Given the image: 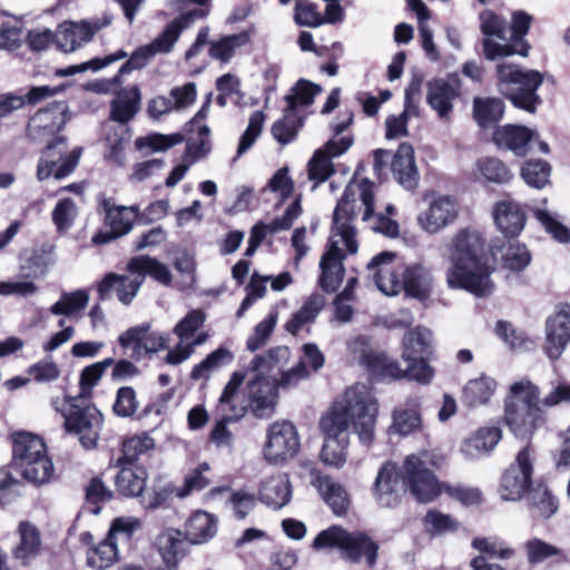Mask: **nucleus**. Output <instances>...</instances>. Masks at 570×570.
<instances>
[{"mask_svg": "<svg viewBox=\"0 0 570 570\" xmlns=\"http://www.w3.org/2000/svg\"><path fill=\"white\" fill-rule=\"evenodd\" d=\"M82 148L68 151L66 137H57L47 145L37 168V178L45 180L53 177L61 180L68 177L78 166Z\"/></svg>", "mask_w": 570, "mask_h": 570, "instance_id": "1a4fd4ad", "label": "nucleus"}, {"mask_svg": "<svg viewBox=\"0 0 570 570\" xmlns=\"http://www.w3.org/2000/svg\"><path fill=\"white\" fill-rule=\"evenodd\" d=\"M292 352L287 346H275L263 354L256 355L243 371L255 375L266 376L274 371H282L289 362Z\"/></svg>", "mask_w": 570, "mask_h": 570, "instance_id": "e433bc0d", "label": "nucleus"}, {"mask_svg": "<svg viewBox=\"0 0 570 570\" xmlns=\"http://www.w3.org/2000/svg\"><path fill=\"white\" fill-rule=\"evenodd\" d=\"M303 127V118L289 108H285L282 119L276 120L272 126L273 137L282 145L294 140L298 130Z\"/></svg>", "mask_w": 570, "mask_h": 570, "instance_id": "5fc2aeb1", "label": "nucleus"}, {"mask_svg": "<svg viewBox=\"0 0 570 570\" xmlns=\"http://www.w3.org/2000/svg\"><path fill=\"white\" fill-rule=\"evenodd\" d=\"M313 548H337L344 560L357 563L364 557L370 567L375 564L379 551L377 543L364 532H348L338 525L321 531L313 541Z\"/></svg>", "mask_w": 570, "mask_h": 570, "instance_id": "0eeeda50", "label": "nucleus"}, {"mask_svg": "<svg viewBox=\"0 0 570 570\" xmlns=\"http://www.w3.org/2000/svg\"><path fill=\"white\" fill-rule=\"evenodd\" d=\"M533 216L553 239L561 244L570 242V229L560 220L558 214L546 208H534Z\"/></svg>", "mask_w": 570, "mask_h": 570, "instance_id": "680f3d73", "label": "nucleus"}, {"mask_svg": "<svg viewBox=\"0 0 570 570\" xmlns=\"http://www.w3.org/2000/svg\"><path fill=\"white\" fill-rule=\"evenodd\" d=\"M501 252V259L503 267L512 272L523 271L531 262V255L527 246L519 243L508 242V247L504 245L499 247L495 243L491 246L492 256L497 257Z\"/></svg>", "mask_w": 570, "mask_h": 570, "instance_id": "de8ad7c7", "label": "nucleus"}, {"mask_svg": "<svg viewBox=\"0 0 570 570\" xmlns=\"http://www.w3.org/2000/svg\"><path fill=\"white\" fill-rule=\"evenodd\" d=\"M476 167L481 176L489 183L504 185L513 178L510 168L497 157L481 158L478 160Z\"/></svg>", "mask_w": 570, "mask_h": 570, "instance_id": "4d7b16f0", "label": "nucleus"}, {"mask_svg": "<svg viewBox=\"0 0 570 570\" xmlns=\"http://www.w3.org/2000/svg\"><path fill=\"white\" fill-rule=\"evenodd\" d=\"M501 436L502 432L498 426L481 428L462 443L461 452L466 459H479L492 451Z\"/></svg>", "mask_w": 570, "mask_h": 570, "instance_id": "473e14b6", "label": "nucleus"}, {"mask_svg": "<svg viewBox=\"0 0 570 570\" xmlns=\"http://www.w3.org/2000/svg\"><path fill=\"white\" fill-rule=\"evenodd\" d=\"M551 166L546 160H528L521 167V177L532 188L542 189L550 183Z\"/></svg>", "mask_w": 570, "mask_h": 570, "instance_id": "0e129e2a", "label": "nucleus"}, {"mask_svg": "<svg viewBox=\"0 0 570 570\" xmlns=\"http://www.w3.org/2000/svg\"><path fill=\"white\" fill-rule=\"evenodd\" d=\"M364 363L371 372L381 377L404 379V370L401 368L399 362L384 355L367 354L364 356Z\"/></svg>", "mask_w": 570, "mask_h": 570, "instance_id": "774afa93", "label": "nucleus"}, {"mask_svg": "<svg viewBox=\"0 0 570 570\" xmlns=\"http://www.w3.org/2000/svg\"><path fill=\"white\" fill-rule=\"evenodd\" d=\"M258 498L273 510H279L292 499V487L285 474H277L264 480L259 487Z\"/></svg>", "mask_w": 570, "mask_h": 570, "instance_id": "cd10ccee", "label": "nucleus"}, {"mask_svg": "<svg viewBox=\"0 0 570 570\" xmlns=\"http://www.w3.org/2000/svg\"><path fill=\"white\" fill-rule=\"evenodd\" d=\"M217 518L206 511H195L185 522V539L191 544H203L217 533Z\"/></svg>", "mask_w": 570, "mask_h": 570, "instance_id": "c85d7f7f", "label": "nucleus"}, {"mask_svg": "<svg viewBox=\"0 0 570 570\" xmlns=\"http://www.w3.org/2000/svg\"><path fill=\"white\" fill-rule=\"evenodd\" d=\"M497 390L494 379L481 375L470 380L463 387L462 403L469 407H476L487 404Z\"/></svg>", "mask_w": 570, "mask_h": 570, "instance_id": "79ce46f5", "label": "nucleus"}, {"mask_svg": "<svg viewBox=\"0 0 570 570\" xmlns=\"http://www.w3.org/2000/svg\"><path fill=\"white\" fill-rule=\"evenodd\" d=\"M234 360V354L225 346H219L209 353L200 363L196 364L191 372L190 379L194 381L209 380L213 372L229 365Z\"/></svg>", "mask_w": 570, "mask_h": 570, "instance_id": "8fccbe9b", "label": "nucleus"}, {"mask_svg": "<svg viewBox=\"0 0 570 570\" xmlns=\"http://www.w3.org/2000/svg\"><path fill=\"white\" fill-rule=\"evenodd\" d=\"M209 10L205 8H197L180 14L170 21L163 32L156 37L149 45L155 55L169 53L175 43L178 41L181 32L188 29L196 20L207 17Z\"/></svg>", "mask_w": 570, "mask_h": 570, "instance_id": "412c9836", "label": "nucleus"}, {"mask_svg": "<svg viewBox=\"0 0 570 570\" xmlns=\"http://www.w3.org/2000/svg\"><path fill=\"white\" fill-rule=\"evenodd\" d=\"M69 120L67 101L59 100L40 108L28 120L26 134L36 142H43L61 131Z\"/></svg>", "mask_w": 570, "mask_h": 570, "instance_id": "9b49d317", "label": "nucleus"}, {"mask_svg": "<svg viewBox=\"0 0 570 570\" xmlns=\"http://www.w3.org/2000/svg\"><path fill=\"white\" fill-rule=\"evenodd\" d=\"M527 493L528 505L533 517L549 519L557 512L558 500L546 484L537 483Z\"/></svg>", "mask_w": 570, "mask_h": 570, "instance_id": "a19ab883", "label": "nucleus"}, {"mask_svg": "<svg viewBox=\"0 0 570 570\" xmlns=\"http://www.w3.org/2000/svg\"><path fill=\"white\" fill-rule=\"evenodd\" d=\"M185 534L177 529H166L156 538L155 546L166 567H176L186 554Z\"/></svg>", "mask_w": 570, "mask_h": 570, "instance_id": "72a5a7b5", "label": "nucleus"}, {"mask_svg": "<svg viewBox=\"0 0 570 570\" xmlns=\"http://www.w3.org/2000/svg\"><path fill=\"white\" fill-rule=\"evenodd\" d=\"M119 468L115 476L116 490L127 498H138L146 489L148 472L142 465H116Z\"/></svg>", "mask_w": 570, "mask_h": 570, "instance_id": "7c9ffc66", "label": "nucleus"}, {"mask_svg": "<svg viewBox=\"0 0 570 570\" xmlns=\"http://www.w3.org/2000/svg\"><path fill=\"white\" fill-rule=\"evenodd\" d=\"M325 305V298L321 294L308 296L301 308L293 313L292 317L285 323L284 328L292 335H297L305 326L315 322L318 314Z\"/></svg>", "mask_w": 570, "mask_h": 570, "instance_id": "ea45409f", "label": "nucleus"}, {"mask_svg": "<svg viewBox=\"0 0 570 570\" xmlns=\"http://www.w3.org/2000/svg\"><path fill=\"white\" fill-rule=\"evenodd\" d=\"M105 213V222L109 230H99L92 237V243L104 245L129 233L132 222L137 217V207L117 206L110 198H104L100 203Z\"/></svg>", "mask_w": 570, "mask_h": 570, "instance_id": "2eb2a0df", "label": "nucleus"}, {"mask_svg": "<svg viewBox=\"0 0 570 570\" xmlns=\"http://www.w3.org/2000/svg\"><path fill=\"white\" fill-rule=\"evenodd\" d=\"M127 271L130 274L141 276L142 282L147 275L165 286H169L173 282V275L168 266L147 255L132 257L127 264Z\"/></svg>", "mask_w": 570, "mask_h": 570, "instance_id": "58836bf2", "label": "nucleus"}, {"mask_svg": "<svg viewBox=\"0 0 570 570\" xmlns=\"http://www.w3.org/2000/svg\"><path fill=\"white\" fill-rule=\"evenodd\" d=\"M154 56H156V55L153 51V49L149 47V45H146V46H142V47H139L138 49H136L130 55L128 60L120 66V68L118 69V72L114 77H111L110 79H108L106 81L108 85V87L106 89H108L110 86L121 85L122 76L129 75L134 70L142 69L144 67L147 66L148 61Z\"/></svg>", "mask_w": 570, "mask_h": 570, "instance_id": "13d9d810", "label": "nucleus"}, {"mask_svg": "<svg viewBox=\"0 0 570 570\" xmlns=\"http://www.w3.org/2000/svg\"><path fill=\"white\" fill-rule=\"evenodd\" d=\"M245 379L246 372H234L218 399L217 413L224 422L238 421L248 410L247 400L239 391Z\"/></svg>", "mask_w": 570, "mask_h": 570, "instance_id": "a211bd4d", "label": "nucleus"}, {"mask_svg": "<svg viewBox=\"0 0 570 570\" xmlns=\"http://www.w3.org/2000/svg\"><path fill=\"white\" fill-rule=\"evenodd\" d=\"M28 466L12 465L14 470L28 482L41 485L48 483L55 472L53 463L47 452L27 460Z\"/></svg>", "mask_w": 570, "mask_h": 570, "instance_id": "a18cd8bd", "label": "nucleus"}, {"mask_svg": "<svg viewBox=\"0 0 570 570\" xmlns=\"http://www.w3.org/2000/svg\"><path fill=\"white\" fill-rule=\"evenodd\" d=\"M533 461L534 449L531 445L528 444L518 452L515 463L501 476L499 493L502 500L518 501L530 490Z\"/></svg>", "mask_w": 570, "mask_h": 570, "instance_id": "9d476101", "label": "nucleus"}, {"mask_svg": "<svg viewBox=\"0 0 570 570\" xmlns=\"http://www.w3.org/2000/svg\"><path fill=\"white\" fill-rule=\"evenodd\" d=\"M395 254L382 252L367 264V269L377 287L386 296H395L403 291V266H394Z\"/></svg>", "mask_w": 570, "mask_h": 570, "instance_id": "dca6fc26", "label": "nucleus"}, {"mask_svg": "<svg viewBox=\"0 0 570 570\" xmlns=\"http://www.w3.org/2000/svg\"><path fill=\"white\" fill-rule=\"evenodd\" d=\"M53 249L55 247L50 244H43L33 249L21 266L23 275L29 278L43 277L55 263Z\"/></svg>", "mask_w": 570, "mask_h": 570, "instance_id": "3c124183", "label": "nucleus"}, {"mask_svg": "<svg viewBox=\"0 0 570 570\" xmlns=\"http://www.w3.org/2000/svg\"><path fill=\"white\" fill-rule=\"evenodd\" d=\"M459 96L460 86L456 80L433 78L426 82V102L442 119L450 116Z\"/></svg>", "mask_w": 570, "mask_h": 570, "instance_id": "4be33fe9", "label": "nucleus"}, {"mask_svg": "<svg viewBox=\"0 0 570 570\" xmlns=\"http://www.w3.org/2000/svg\"><path fill=\"white\" fill-rule=\"evenodd\" d=\"M377 401L365 384H355L345 390L341 400L320 420V429L325 438H348V428L353 426L358 440L370 445L374 440Z\"/></svg>", "mask_w": 570, "mask_h": 570, "instance_id": "7ed1b4c3", "label": "nucleus"}, {"mask_svg": "<svg viewBox=\"0 0 570 570\" xmlns=\"http://www.w3.org/2000/svg\"><path fill=\"white\" fill-rule=\"evenodd\" d=\"M537 132L525 126L505 125L495 128L493 140L499 148L511 150L515 156H525L534 141Z\"/></svg>", "mask_w": 570, "mask_h": 570, "instance_id": "b1692460", "label": "nucleus"}, {"mask_svg": "<svg viewBox=\"0 0 570 570\" xmlns=\"http://www.w3.org/2000/svg\"><path fill=\"white\" fill-rule=\"evenodd\" d=\"M459 214V205L451 196H438L417 216L419 225L428 233L434 234L454 223Z\"/></svg>", "mask_w": 570, "mask_h": 570, "instance_id": "6ab92c4d", "label": "nucleus"}, {"mask_svg": "<svg viewBox=\"0 0 570 570\" xmlns=\"http://www.w3.org/2000/svg\"><path fill=\"white\" fill-rule=\"evenodd\" d=\"M321 91L322 87L320 85L306 79H299L285 96L286 107L297 111V108L301 106H311Z\"/></svg>", "mask_w": 570, "mask_h": 570, "instance_id": "6e6d98bb", "label": "nucleus"}, {"mask_svg": "<svg viewBox=\"0 0 570 570\" xmlns=\"http://www.w3.org/2000/svg\"><path fill=\"white\" fill-rule=\"evenodd\" d=\"M429 464H436L429 452L407 455L402 468L392 461L384 462L372 488L377 505L386 509L399 507L407 489L421 503L435 500L441 494V485Z\"/></svg>", "mask_w": 570, "mask_h": 570, "instance_id": "f257e3e1", "label": "nucleus"}, {"mask_svg": "<svg viewBox=\"0 0 570 570\" xmlns=\"http://www.w3.org/2000/svg\"><path fill=\"white\" fill-rule=\"evenodd\" d=\"M311 483L317 489L322 499L330 505L335 514L342 515L346 513L350 500L346 490L341 483L318 471L312 472Z\"/></svg>", "mask_w": 570, "mask_h": 570, "instance_id": "a878e982", "label": "nucleus"}, {"mask_svg": "<svg viewBox=\"0 0 570 570\" xmlns=\"http://www.w3.org/2000/svg\"><path fill=\"white\" fill-rule=\"evenodd\" d=\"M531 22L532 17L525 11L518 10L512 13L505 51L508 57L513 55L527 57L529 55L530 45L525 40V36L530 29Z\"/></svg>", "mask_w": 570, "mask_h": 570, "instance_id": "c9c22d12", "label": "nucleus"}, {"mask_svg": "<svg viewBox=\"0 0 570 570\" xmlns=\"http://www.w3.org/2000/svg\"><path fill=\"white\" fill-rule=\"evenodd\" d=\"M533 216L553 239L561 244L570 242V229L560 220L558 214L546 208H534Z\"/></svg>", "mask_w": 570, "mask_h": 570, "instance_id": "052dcab7", "label": "nucleus"}, {"mask_svg": "<svg viewBox=\"0 0 570 570\" xmlns=\"http://www.w3.org/2000/svg\"><path fill=\"white\" fill-rule=\"evenodd\" d=\"M570 342V305L562 304L546 322L544 353L558 360Z\"/></svg>", "mask_w": 570, "mask_h": 570, "instance_id": "f3484780", "label": "nucleus"}, {"mask_svg": "<svg viewBox=\"0 0 570 570\" xmlns=\"http://www.w3.org/2000/svg\"><path fill=\"white\" fill-rule=\"evenodd\" d=\"M391 170L395 180L405 189L413 190L419 185V171L412 145L402 142L391 160Z\"/></svg>", "mask_w": 570, "mask_h": 570, "instance_id": "393cba45", "label": "nucleus"}, {"mask_svg": "<svg viewBox=\"0 0 570 570\" xmlns=\"http://www.w3.org/2000/svg\"><path fill=\"white\" fill-rule=\"evenodd\" d=\"M452 267L446 273L449 287L464 289L478 297L492 294L494 284L485 250V239L478 230L462 229L453 238L450 247Z\"/></svg>", "mask_w": 570, "mask_h": 570, "instance_id": "f03ea898", "label": "nucleus"}, {"mask_svg": "<svg viewBox=\"0 0 570 570\" xmlns=\"http://www.w3.org/2000/svg\"><path fill=\"white\" fill-rule=\"evenodd\" d=\"M18 534L20 540L12 550V556L22 566H28L41 551V533L31 522L21 521L18 527Z\"/></svg>", "mask_w": 570, "mask_h": 570, "instance_id": "c756f323", "label": "nucleus"}, {"mask_svg": "<svg viewBox=\"0 0 570 570\" xmlns=\"http://www.w3.org/2000/svg\"><path fill=\"white\" fill-rule=\"evenodd\" d=\"M356 187L347 185L334 209L330 246L320 262L318 285L327 293L335 292L343 281V249L348 254H355L358 248L353 225L356 218Z\"/></svg>", "mask_w": 570, "mask_h": 570, "instance_id": "39448f33", "label": "nucleus"}, {"mask_svg": "<svg viewBox=\"0 0 570 570\" xmlns=\"http://www.w3.org/2000/svg\"><path fill=\"white\" fill-rule=\"evenodd\" d=\"M348 438H325L321 451L324 464L341 468L346 462Z\"/></svg>", "mask_w": 570, "mask_h": 570, "instance_id": "338daca9", "label": "nucleus"}, {"mask_svg": "<svg viewBox=\"0 0 570 570\" xmlns=\"http://www.w3.org/2000/svg\"><path fill=\"white\" fill-rule=\"evenodd\" d=\"M118 557L117 544L110 538H106L87 552L88 567L96 570H104L110 567Z\"/></svg>", "mask_w": 570, "mask_h": 570, "instance_id": "bf43d9fd", "label": "nucleus"}, {"mask_svg": "<svg viewBox=\"0 0 570 570\" xmlns=\"http://www.w3.org/2000/svg\"><path fill=\"white\" fill-rule=\"evenodd\" d=\"M58 404V400L53 401L55 409L62 412L66 430L79 435V441L85 449H94L102 425V414L99 410L94 405L80 406L76 399H70L62 401L63 405L69 406L68 412L65 413Z\"/></svg>", "mask_w": 570, "mask_h": 570, "instance_id": "6e6552de", "label": "nucleus"}, {"mask_svg": "<svg viewBox=\"0 0 570 570\" xmlns=\"http://www.w3.org/2000/svg\"><path fill=\"white\" fill-rule=\"evenodd\" d=\"M250 41V32L242 31L225 36L216 41L209 42L208 55L212 59L219 61L222 65L228 63L236 53V50L248 45Z\"/></svg>", "mask_w": 570, "mask_h": 570, "instance_id": "37998d69", "label": "nucleus"}, {"mask_svg": "<svg viewBox=\"0 0 570 570\" xmlns=\"http://www.w3.org/2000/svg\"><path fill=\"white\" fill-rule=\"evenodd\" d=\"M141 92L137 85L121 88L110 102V119L121 125L128 124L140 109Z\"/></svg>", "mask_w": 570, "mask_h": 570, "instance_id": "bb28decb", "label": "nucleus"}, {"mask_svg": "<svg viewBox=\"0 0 570 570\" xmlns=\"http://www.w3.org/2000/svg\"><path fill=\"white\" fill-rule=\"evenodd\" d=\"M94 37V30L86 23H63L57 33V42L59 47L68 52L75 51L83 42H88Z\"/></svg>", "mask_w": 570, "mask_h": 570, "instance_id": "49530a36", "label": "nucleus"}, {"mask_svg": "<svg viewBox=\"0 0 570 570\" xmlns=\"http://www.w3.org/2000/svg\"><path fill=\"white\" fill-rule=\"evenodd\" d=\"M403 360L430 358L434 352L432 332L422 326H416L405 333L403 341Z\"/></svg>", "mask_w": 570, "mask_h": 570, "instance_id": "f704fd0d", "label": "nucleus"}, {"mask_svg": "<svg viewBox=\"0 0 570 570\" xmlns=\"http://www.w3.org/2000/svg\"><path fill=\"white\" fill-rule=\"evenodd\" d=\"M497 228L507 237L514 238L523 230L527 216L521 204L505 198L497 202L492 210Z\"/></svg>", "mask_w": 570, "mask_h": 570, "instance_id": "5701e85b", "label": "nucleus"}, {"mask_svg": "<svg viewBox=\"0 0 570 570\" xmlns=\"http://www.w3.org/2000/svg\"><path fill=\"white\" fill-rule=\"evenodd\" d=\"M373 184L368 181L367 179H364L360 186V198L365 207L364 214H363V220L367 222L372 217L374 219V224L372 225V228L374 232L381 233L389 237H395L399 234V224L382 215H373L374 214V194H373Z\"/></svg>", "mask_w": 570, "mask_h": 570, "instance_id": "2f4dec72", "label": "nucleus"}, {"mask_svg": "<svg viewBox=\"0 0 570 570\" xmlns=\"http://www.w3.org/2000/svg\"><path fill=\"white\" fill-rule=\"evenodd\" d=\"M247 404L258 419L271 417L274 413L277 390L267 376L255 375L247 383Z\"/></svg>", "mask_w": 570, "mask_h": 570, "instance_id": "aec40b11", "label": "nucleus"}, {"mask_svg": "<svg viewBox=\"0 0 570 570\" xmlns=\"http://www.w3.org/2000/svg\"><path fill=\"white\" fill-rule=\"evenodd\" d=\"M495 71L500 94L515 108L534 114L542 104L537 91L544 81L543 73L512 63H499Z\"/></svg>", "mask_w": 570, "mask_h": 570, "instance_id": "423d86ee", "label": "nucleus"}, {"mask_svg": "<svg viewBox=\"0 0 570 570\" xmlns=\"http://www.w3.org/2000/svg\"><path fill=\"white\" fill-rule=\"evenodd\" d=\"M154 446L155 441L148 434L132 435L122 442V454L117 459L116 465H137L136 462L139 456L153 450Z\"/></svg>", "mask_w": 570, "mask_h": 570, "instance_id": "603ef678", "label": "nucleus"}, {"mask_svg": "<svg viewBox=\"0 0 570 570\" xmlns=\"http://www.w3.org/2000/svg\"><path fill=\"white\" fill-rule=\"evenodd\" d=\"M301 443L296 428L288 421L274 422L267 431L264 458L271 463L283 462L293 458Z\"/></svg>", "mask_w": 570, "mask_h": 570, "instance_id": "f8f14e48", "label": "nucleus"}, {"mask_svg": "<svg viewBox=\"0 0 570 570\" xmlns=\"http://www.w3.org/2000/svg\"><path fill=\"white\" fill-rule=\"evenodd\" d=\"M89 301L88 293L85 289H77L73 292H65L49 308L53 315L72 316L82 311Z\"/></svg>", "mask_w": 570, "mask_h": 570, "instance_id": "e2e57ef3", "label": "nucleus"}, {"mask_svg": "<svg viewBox=\"0 0 570 570\" xmlns=\"http://www.w3.org/2000/svg\"><path fill=\"white\" fill-rule=\"evenodd\" d=\"M127 57H128V53L125 50L119 49L114 53L107 55L105 57H96L87 62L81 63V65H75V66H69L67 68L57 69L55 75L57 77H68V76L76 75L78 72L89 70V69L92 71H98V70H100L116 61L125 59Z\"/></svg>", "mask_w": 570, "mask_h": 570, "instance_id": "69168bd1", "label": "nucleus"}, {"mask_svg": "<svg viewBox=\"0 0 570 570\" xmlns=\"http://www.w3.org/2000/svg\"><path fill=\"white\" fill-rule=\"evenodd\" d=\"M480 30L483 35L481 45L484 58L494 61L508 57V22L507 20L493 12L492 10H483L480 16Z\"/></svg>", "mask_w": 570, "mask_h": 570, "instance_id": "ddd939ff", "label": "nucleus"}, {"mask_svg": "<svg viewBox=\"0 0 570 570\" xmlns=\"http://www.w3.org/2000/svg\"><path fill=\"white\" fill-rule=\"evenodd\" d=\"M422 521L425 532L432 538L455 532L460 527L456 518L436 509L428 510Z\"/></svg>", "mask_w": 570, "mask_h": 570, "instance_id": "864d4df0", "label": "nucleus"}, {"mask_svg": "<svg viewBox=\"0 0 570 570\" xmlns=\"http://www.w3.org/2000/svg\"><path fill=\"white\" fill-rule=\"evenodd\" d=\"M403 282L406 295L422 299L430 294L432 276L422 265H413L403 267Z\"/></svg>", "mask_w": 570, "mask_h": 570, "instance_id": "c03bdc74", "label": "nucleus"}, {"mask_svg": "<svg viewBox=\"0 0 570 570\" xmlns=\"http://www.w3.org/2000/svg\"><path fill=\"white\" fill-rule=\"evenodd\" d=\"M562 402H570V383H552L551 391L540 400V389L531 381L514 382L505 399V424L515 438H530L546 423L543 407H553Z\"/></svg>", "mask_w": 570, "mask_h": 570, "instance_id": "20e7f679", "label": "nucleus"}, {"mask_svg": "<svg viewBox=\"0 0 570 570\" xmlns=\"http://www.w3.org/2000/svg\"><path fill=\"white\" fill-rule=\"evenodd\" d=\"M12 438V465L28 466L27 460L47 452L43 440L30 432H16Z\"/></svg>", "mask_w": 570, "mask_h": 570, "instance_id": "4c0bfd02", "label": "nucleus"}, {"mask_svg": "<svg viewBox=\"0 0 570 570\" xmlns=\"http://www.w3.org/2000/svg\"><path fill=\"white\" fill-rule=\"evenodd\" d=\"M118 343L122 348L132 346L131 357L140 361L149 354L165 350L169 343V334L153 332L149 323H142L120 334Z\"/></svg>", "mask_w": 570, "mask_h": 570, "instance_id": "4468645a", "label": "nucleus"}, {"mask_svg": "<svg viewBox=\"0 0 570 570\" xmlns=\"http://www.w3.org/2000/svg\"><path fill=\"white\" fill-rule=\"evenodd\" d=\"M504 107V102L500 98L475 97L473 100L474 119L480 127L487 128L502 119Z\"/></svg>", "mask_w": 570, "mask_h": 570, "instance_id": "09e8293b", "label": "nucleus"}]
</instances>
